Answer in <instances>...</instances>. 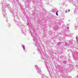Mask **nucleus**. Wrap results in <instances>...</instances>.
<instances>
[{
  "label": "nucleus",
  "instance_id": "nucleus-2",
  "mask_svg": "<svg viewBox=\"0 0 78 78\" xmlns=\"http://www.w3.org/2000/svg\"><path fill=\"white\" fill-rule=\"evenodd\" d=\"M76 40H77V42H78V37H76Z\"/></svg>",
  "mask_w": 78,
  "mask_h": 78
},
{
  "label": "nucleus",
  "instance_id": "nucleus-4",
  "mask_svg": "<svg viewBox=\"0 0 78 78\" xmlns=\"http://www.w3.org/2000/svg\"><path fill=\"white\" fill-rule=\"evenodd\" d=\"M69 27H68L67 29H69Z\"/></svg>",
  "mask_w": 78,
  "mask_h": 78
},
{
  "label": "nucleus",
  "instance_id": "nucleus-3",
  "mask_svg": "<svg viewBox=\"0 0 78 78\" xmlns=\"http://www.w3.org/2000/svg\"><path fill=\"white\" fill-rule=\"evenodd\" d=\"M23 48H24V49L25 50V46H23Z\"/></svg>",
  "mask_w": 78,
  "mask_h": 78
},
{
  "label": "nucleus",
  "instance_id": "nucleus-1",
  "mask_svg": "<svg viewBox=\"0 0 78 78\" xmlns=\"http://www.w3.org/2000/svg\"><path fill=\"white\" fill-rule=\"evenodd\" d=\"M58 11H57V12L56 13V14L57 15V16H58Z\"/></svg>",
  "mask_w": 78,
  "mask_h": 78
},
{
  "label": "nucleus",
  "instance_id": "nucleus-5",
  "mask_svg": "<svg viewBox=\"0 0 78 78\" xmlns=\"http://www.w3.org/2000/svg\"><path fill=\"white\" fill-rule=\"evenodd\" d=\"M66 12L67 13V11H66Z\"/></svg>",
  "mask_w": 78,
  "mask_h": 78
},
{
  "label": "nucleus",
  "instance_id": "nucleus-6",
  "mask_svg": "<svg viewBox=\"0 0 78 78\" xmlns=\"http://www.w3.org/2000/svg\"><path fill=\"white\" fill-rule=\"evenodd\" d=\"M69 11H70V10H69Z\"/></svg>",
  "mask_w": 78,
  "mask_h": 78
}]
</instances>
